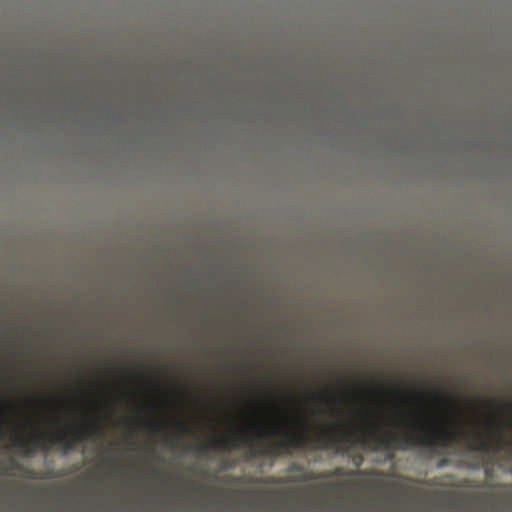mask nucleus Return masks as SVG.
Returning a JSON list of instances; mask_svg holds the SVG:
<instances>
[{
	"label": "nucleus",
	"mask_w": 512,
	"mask_h": 512,
	"mask_svg": "<svg viewBox=\"0 0 512 512\" xmlns=\"http://www.w3.org/2000/svg\"><path fill=\"white\" fill-rule=\"evenodd\" d=\"M416 421H401L405 430L394 434L390 430L383 431L375 423L368 429L360 431L355 427L337 421L330 426H323L311 435L304 418L299 419L297 426H289L284 430L277 427L273 433L254 424L255 436L248 435L245 430L232 432L227 436L197 445L196 450L206 453L210 450H230L247 447L251 457L279 456L288 454L292 449L312 448L316 450H334L346 452L353 444H362L372 450L407 451L422 447L437 453L449 447L453 442L465 440L469 451L490 456L503 453L512 461V439L507 438L506 430L510 423L498 420L485 423L483 431L467 432L461 428H451L446 419L439 415H424L415 410Z\"/></svg>",
	"instance_id": "obj_1"
},
{
	"label": "nucleus",
	"mask_w": 512,
	"mask_h": 512,
	"mask_svg": "<svg viewBox=\"0 0 512 512\" xmlns=\"http://www.w3.org/2000/svg\"><path fill=\"white\" fill-rule=\"evenodd\" d=\"M101 435V428L98 420L90 415H86L84 421L76 425H69L64 430L48 434L33 433L29 438L23 436L16 437L13 445L31 453L36 448L49 450L50 446L59 447L62 452L69 453L78 445L90 437H98Z\"/></svg>",
	"instance_id": "obj_2"
},
{
	"label": "nucleus",
	"mask_w": 512,
	"mask_h": 512,
	"mask_svg": "<svg viewBox=\"0 0 512 512\" xmlns=\"http://www.w3.org/2000/svg\"><path fill=\"white\" fill-rule=\"evenodd\" d=\"M163 373V367L159 363H155L154 371L149 374L145 386L149 395L148 412L150 417L145 419L143 426L144 430L153 437L166 436L169 428L167 407L170 389L160 379Z\"/></svg>",
	"instance_id": "obj_3"
},
{
	"label": "nucleus",
	"mask_w": 512,
	"mask_h": 512,
	"mask_svg": "<svg viewBox=\"0 0 512 512\" xmlns=\"http://www.w3.org/2000/svg\"><path fill=\"white\" fill-rule=\"evenodd\" d=\"M121 377H122L121 393H122V400H123L122 441H123V445H125V443L128 439V412H127V409H128V365L126 363H123Z\"/></svg>",
	"instance_id": "obj_4"
},
{
	"label": "nucleus",
	"mask_w": 512,
	"mask_h": 512,
	"mask_svg": "<svg viewBox=\"0 0 512 512\" xmlns=\"http://www.w3.org/2000/svg\"><path fill=\"white\" fill-rule=\"evenodd\" d=\"M132 354V349L130 348V355ZM130 453L133 450V437H134V430H133V424H134V410H133V401H134V388L133 383L135 379V371H134V365L132 362V359L130 358ZM132 468V463L130 462V469Z\"/></svg>",
	"instance_id": "obj_5"
},
{
	"label": "nucleus",
	"mask_w": 512,
	"mask_h": 512,
	"mask_svg": "<svg viewBox=\"0 0 512 512\" xmlns=\"http://www.w3.org/2000/svg\"><path fill=\"white\" fill-rule=\"evenodd\" d=\"M149 469H150V472H151L152 477L154 479L158 480V479H161L163 477V472H162V470L160 468L150 466Z\"/></svg>",
	"instance_id": "obj_6"
},
{
	"label": "nucleus",
	"mask_w": 512,
	"mask_h": 512,
	"mask_svg": "<svg viewBox=\"0 0 512 512\" xmlns=\"http://www.w3.org/2000/svg\"><path fill=\"white\" fill-rule=\"evenodd\" d=\"M176 424H177V427L180 429L181 432L187 433V432L190 431L189 426L185 422L178 421Z\"/></svg>",
	"instance_id": "obj_7"
},
{
	"label": "nucleus",
	"mask_w": 512,
	"mask_h": 512,
	"mask_svg": "<svg viewBox=\"0 0 512 512\" xmlns=\"http://www.w3.org/2000/svg\"><path fill=\"white\" fill-rule=\"evenodd\" d=\"M433 400H434V402H436L437 404H441V403H443V402H444L443 397H442L438 392H435V393L433 394Z\"/></svg>",
	"instance_id": "obj_8"
},
{
	"label": "nucleus",
	"mask_w": 512,
	"mask_h": 512,
	"mask_svg": "<svg viewBox=\"0 0 512 512\" xmlns=\"http://www.w3.org/2000/svg\"><path fill=\"white\" fill-rule=\"evenodd\" d=\"M105 461H106V460H105V459H103V460H102V461H101V462H100V463L95 467V469H94V472H93V473H95V474H96V473H98V472H99V470H100V468H101V465L105 464Z\"/></svg>",
	"instance_id": "obj_9"
},
{
	"label": "nucleus",
	"mask_w": 512,
	"mask_h": 512,
	"mask_svg": "<svg viewBox=\"0 0 512 512\" xmlns=\"http://www.w3.org/2000/svg\"><path fill=\"white\" fill-rule=\"evenodd\" d=\"M321 396H322V399H324V400H333V399H334L333 397L328 396V395H326V394H325V395H324V394H322Z\"/></svg>",
	"instance_id": "obj_10"
},
{
	"label": "nucleus",
	"mask_w": 512,
	"mask_h": 512,
	"mask_svg": "<svg viewBox=\"0 0 512 512\" xmlns=\"http://www.w3.org/2000/svg\"><path fill=\"white\" fill-rule=\"evenodd\" d=\"M5 436V431L3 427L0 425V438H3Z\"/></svg>",
	"instance_id": "obj_11"
},
{
	"label": "nucleus",
	"mask_w": 512,
	"mask_h": 512,
	"mask_svg": "<svg viewBox=\"0 0 512 512\" xmlns=\"http://www.w3.org/2000/svg\"><path fill=\"white\" fill-rule=\"evenodd\" d=\"M342 470L340 468L336 469L331 475H339L341 474Z\"/></svg>",
	"instance_id": "obj_12"
},
{
	"label": "nucleus",
	"mask_w": 512,
	"mask_h": 512,
	"mask_svg": "<svg viewBox=\"0 0 512 512\" xmlns=\"http://www.w3.org/2000/svg\"><path fill=\"white\" fill-rule=\"evenodd\" d=\"M448 402H449V403H453V402H455V399L450 397V398L448 399Z\"/></svg>",
	"instance_id": "obj_13"
}]
</instances>
